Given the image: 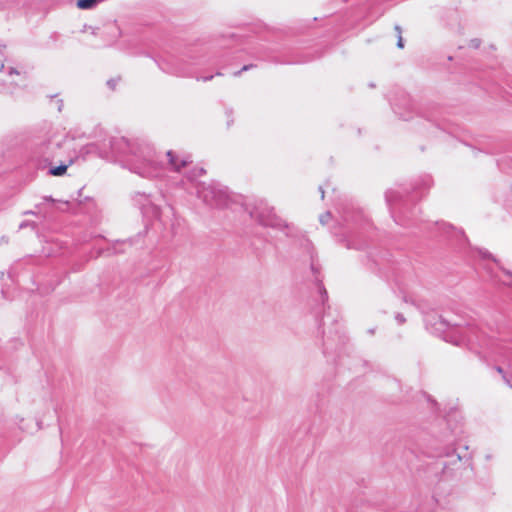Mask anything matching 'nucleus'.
Returning a JSON list of instances; mask_svg holds the SVG:
<instances>
[{
	"mask_svg": "<svg viewBox=\"0 0 512 512\" xmlns=\"http://www.w3.org/2000/svg\"><path fill=\"white\" fill-rule=\"evenodd\" d=\"M3 67H4V65H3V64H0V70H2V69H3Z\"/></svg>",
	"mask_w": 512,
	"mask_h": 512,
	"instance_id": "obj_7",
	"label": "nucleus"
},
{
	"mask_svg": "<svg viewBox=\"0 0 512 512\" xmlns=\"http://www.w3.org/2000/svg\"><path fill=\"white\" fill-rule=\"evenodd\" d=\"M395 30L398 32V47L399 48H403V39H402V36H401V28L399 26H396L395 27Z\"/></svg>",
	"mask_w": 512,
	"mask_h": 512,
	"instance_id": "obj_4",
	"label": "nucleus"
},
{
	"mask_svg": "<svg viewBox=\"0 0 512 512\" xmlns=\"http://www.w3.org/2000/svg\"><path fill=\"white\" fill-rule=\"evenodd\" d=\"M99 0H77V7L79 9L85 10V9H91L93 8Z\"/></svg>",
	"mask_w": 512,
	"mask_h": 512,
	"instance_id": "obj_2",
	"label": "nucleus"
},
{
	"mask_svg": "<svg viewBox=\"0 0 512 512\" xmlns=\"http://www.w3.org/2000/svg\"><path fill=\"white\" fill-rule=\"evenodd\" d=\"M503 272H504L507 276L512 277V274H511L509 271H507V270H503Z\"/></svg>",
	"mask_w": 512,
	"mask_h": 512,
	"instance_id": "obj_5",
	"label": "nucleus"
},
{
	"mask_svg": "<svg viewBox=\"0 0 512 512\" xmlns=\"http://www.w3.org/2000/svg\"><path fill=\"white\" fill-rule=\"evenodd\" d=\"M248 68H249V66H244V67L242 68V71H246V70H248Z\"/></svg>",
	"mask_w": 512,
	"mask_h": 512,
	"instance_id": "obj_6",
	"label": "nucleus"
},
{
	"mask_svg": "<svg viewBox=\"0 0 512 512\" xmlns=\"http://www.w3.org/2000/svg\"><path fill=\"white\" fill-rule=\"evenodd\" d=\"M167 156L169 163L173 166L174 170L179 172L181 168L186 167L190 162L187 159H179L172 151H168Z\"/></svg>",
	"mask_w": 512,
	"mask_h": 512,
	"instance_id": "obj_1",
	"label": "nucleus"
},
{
	"mask_svg": "<svg viewBox=\"0 0 512 512\" xmlns=\"http://www.w3.org/2000/svg\"><path fill=\"white\" fill-rule=\"evenodd\" d=\"M66 170H67V166L61 165V166L53 168L51 170V174L54 176H61L66 172Z\"/></svg>",
	"mask_w": 512,
	"mask_h": 512,
	"instance_id": "obj_3",
	"label": "nucleus"
}]
</instances>
